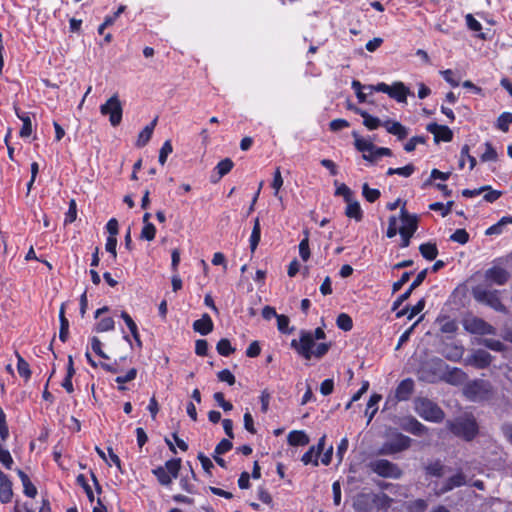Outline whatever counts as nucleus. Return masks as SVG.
Masks as SVG:
<instances>
[{"instance_id":"nucleus-3","label":"nucleus","mask_w":512,"mask_h":512,"mask_svg":"<svg viewBox=\"0 0 512 512\" xmlns=\"http://www.w3.org/2000/svg\"><path fill=\"white\" fill-rule=\"evenodd\" d=\"M448 430L466 442L473 441L479 434V425L472 414H465L446 422Z\"/></svg>"},{"instance_id":"nucleus-33","label":"nucleus","mask_w":512,"mask_h":512,"mask_svg":"<svg viewBox=\"0 0 512 512\" xmlns=\"http://www.w3.org/2000/svg\"><path fill=\"white\" fill-rule=\"evenodd\" d=\"M290 446H306L309 443L308 435L302 430H293L287 436Z\"/></svg>"},{"instance_id":"nucleus-7","label":"nucleus","mask_w":512,"mask_h":512,"mask_svg":"<svg viewBox=\"0 0 512 512\" xmlns=\"http://www.w3.org/2000/svg\"><path fill=\"white\" fill-rule=\"evenodd\" d=\"M473 296L476 301L491 307L497 312H507V308L502 303L499 292L497 290H488L477 287L473 289Z\"/></svg>"},{"instance_id":"nucleus-10","label":"nucleus","mask_w":512,"mask_h":512,"mask_svg":"<svg viewBox=\"0 0 512 512\" xmlns=\"http://www.w3.org/2000/svg\"><path fill=\"white\" fill-rule=\"evenodd\" d=\"M9 437V428L6 421V414L0 406V442H5ZM0 462L6 469H11L13 465V458L10 452L3 447L0 443Z\"/></svg>"},{"instance_id":"nucleus-57","label":"nucleus","mask_w":512,"mask_h":512,"mask_svg":"<svg viewBox=\"0 0 512 512\" xmlns=\"http://www.w3.org/2000/svg\"><path fill=\"white\" fill-rule=\"evenodd\" d=\"M156 236V227L153 223H146L143 225L140 238L146 241H152Z\"/></svg>"},{"instance_id":"nucleus-12","label":"nucleus","mask_w":512,"mask_h":512,"mask_svg":"<svg viewBox=\"0 0 512 512\" xmlns=\"http://www.w3.org/2000/svg\"><path fill=\"white\" fill-rule=\"evenodd\" d=\"M463 326L471 334L493 335L496 333V329L491 324L479 317L465 319Z\"/></svg>"},{"instance_id":"nucleus-43","label":"nucleus","mask_w":512,"mask_h":512,"mask_svg":"<svg viewBox=\"0 0 512 512\" xmlns=\"http://www.w3.org/2000/svg\"><path fill=\"white\" fill-rule=\"evenodd\" d=\"M510 124H512V113L503 112L497 118L495 126L502 132H508Z\"/></svg>"},{"instance_id":"nucleus-16","label":"nucleus","mask_w":512,"mask_h":512,"mask_svg":"<svg viewBox=\"0 0 512 512\" xmlns=\"http://www.w3.org/2000/svg\"><path fill=\"white\" fill-rule=\"evenodd\" d=\"M427 131L433 134L434 141L439 142H450L453 139L452 130L446 125H440L438 123H429L426 127Z\"/></svg>"},{"instance_id":"nucleus-26","label":"nucleus","mask_w":512,"mask_h":512,"mask_svg":"<svg viewBox=\"0 0 512 512\" xmlns=\"http://www.w3.org/2000/svg\"><path fill=\"white\" fill-rule=\"evenodd\" d=\"M426 301L424 298H421L414 306L409 308L408 305H406L403 309L396 312V318H401L405 315H407L408 320H412L416 315L421 313L423 309L425 308Z\"/></svg>"},{"instance_id":"nucleus-5","label":"nucleus","mask_w":512,"mask_h":512,"mask_svg":"<svg viewBox=\"0 0 512 512\" xmlns=\"http://www.w3.org/2000/svg\"><path fill=\"white\" fill-rule=\"evenodd\" d=\"M181 465V458H172L167 460L164 466H158L152 469V474L156 477L161 486L168 487L172 484L173 479L179 476Z\"/></svg>"},{"instance_id":"nucleus-28","label":"nucleus","mask_w":512,"mask_h":512,"mask_svg":"<svg viewBox=\"0 0 512 512\" xmlns=\"http://www.w3.org/2000/svg\"><path fill=\"white\" fill-rule=\"evenodd\" d=\"M352 135L354 137V146L357 151L362 152L363 154L374 153L375 145L372 141L361 137L356 131H353Z\"/></svg>"},{"instance_id":"nucleus-20","label":"nucleus","mask_w":512,"mask_h":512,"mask_svg":"<svg viewBox=\"0 0 512 512\" xmlns=\"http://www.w3.org/2000/svg\"><path fill=\"white\" fill-rule=\"evenodd\" d=\"M485 277L497 285H504L508 282L510 275L504 268L494 266L486 271Z\"/></svg>"},{"instance_id":"nucleus-25","label":"nucleus","mask_w":512,"mask_h":512,"mask_svg":"<svg viewBox=\"0 0 512 512\" xmlns=\"http://www.w3.org/2000/svg\"><path fill=\"white\" fill-rule=\"evenodd\" d=\"M383 126L388 133L396 136L399 140L408 136V129L398 121L387 120L383 123Z\"/></svg>"},{"instance_id":"nucleus-38","label":"nucleus","mask_w":512,"mask_h":512,"mask_svg":"<svg viewBox=\"0 0 512 512\" xmlns=\"http://www.w3.org/2000/svg\"><path fill=\"white\" fill-rule=\"evenodd\" d=\"M260 240H261V225H260L259 217H256L254 219L253 228H252V232H251L250 239H249L250 250L252 253L255 252V250L257 249Z\"/></svg>"},{"instance_id":"nucleus-30","label":"nucleus","mask_w":512,"mask_h":512,"mask_svg":"<svg viewBox=\"0 0 512 512\" xmlns=\"http://www.w3.org/2000/svg\"><path fill=\"white\" fill-rule=\"evenodd\" d=\"M234 167V162L230 158H224L221 161L218 162V164L215 166L214 170L217 172L218 176L217 178L211 177V182L216 183L218 182L222 177L227 175Z\"/></svg>"},{"instance_id":"nucleus-15","label":"nucleus","mask_w":512,"mask_h":512,"mask_svg":"<svg viewBox=\"0 0 512 512\" xmlns=\"http://www.w3.org/2000/svg\"><path fill=\"white\" fill-rule=\"evenodd\" d=\"M427 272L428 270L427 269H423L422 271H420L417 276L415 277V279L413 280V282L410 284L409 288L402 294H400L397 299L393 302L392 304V311H397L398 308L406 301L409 299V297L411 296L412 292L417 288L419 287L423 282L424 280L426 279L427 277Z\"/></svg>"},{"instance_id":"nucleus-39","label":"nucleus","mask_w":512,"mask_h":512,"mask_svg":"<svg viewBox=\"0 0 512 512\" xmlns=\"http://www.w3.org/2000/svg\"><path fill=\"white\" fill-rule=\"evenodd\" d=\"M345 215L348 218L355 219L357 222L361 221L363 219V211L361 209L359 202L358 201L351 202V200H350L346 207Z\"/></svg>"},{"instance_id":"nucleus-50","label":"nucleus","mask_w":512,"mask_h":512,"mask_svg":"<svg viewBox=\"0 0 512 512\" xmlns=\"http://www.w3.org/2000/svg\"><path fill=\"white\" fill-rule=\"evenodd\" d=\"M126 9V6L121 5L117 11L112 16H106L104 22L98 27V33L102 35L106 27L112 25L115 20L123 13Z\"/></svg>"},{"instance_id":"nucleus-41","label":"nucleus","mask_w":512,"mask_h":512,"mask_svg":"<svg viewBox=\"0 0 512 512\" xmlns=\"http://www.w3.org/2000/svg\"><path fill=\"white\" fill-rule=\"evenodd\" d=\"M416 168L412 163H409L403 167L398 168H388L386 175L392 176V175H399L402 177H410L414 172Z\"/></svg>"},{"instance_id":"nucleus-35","label":"nucleus","mask_w":512,"mask_h":512,"mask_svg":"<svg viewBox=\"0 0 512 512\" xmlns=\"http://www.w3.org/2000/svg\"><path fill=\"white\" fill-rule=\"evenodd\" d=\"M419 251L422 257L428 261L435 260L439 253L436 243L430 241L420 244Z\"/></svg>"},{"instance_id":"nucleus-34","label":"nucleus","mask_w":512,"mask_h":512,"mask_svg":"<svg viewBox=\"0 0 512 512\" xmlns=\"http://www.w3.org/2000/svg\"><path fill=\"white\" fill-rule=\"evenodd\" d=\"M15 356L17 359V371L19 376L23 378L25 382L29 381L32 375L29 363L21 356L17 350L15 351Z\"/></svg>"},{"instance_id":"nucleus-19","label":"nucleus","mask_w":512,"mask_h":512,"mask_svg":"<svg viewBox=\"0 0 512 512\" xmlns=\"http://www.w3.org/2000/svg\"><path fill=\"white\" fill-rule=\"evenodd\" d=\"M466 484V478L465 475L459 471L456 474L450 476L447 478L440 489L437 491V495H443L450 491H452L454 488L461 487Z\"/></svg>"},{"instance_id":"nucleus-21","label":"nucleus","mask_w":512,"mask_h":512,"mask_svg":"<svg viewBox=\"0 0 512 512\" xmlns=\"http://www.w3.org/2000/svg\"><path fill=\"white\" fill-rule=\"evenodd\" d=\"M13 497L12 490V482L9 479L8 475H6L0 469V502L3 504H7L11 502Z\"/></svg>"},{"instance_id":"nucleus-40","label":"nucleus","mask_w":512,"mask_h":512,"mask_svg":"<svg viewBox=\"0 0 512 512\" xmlns=\"http://www.w3.org/2000/svg\"><path fill=\"white\" fill-rule=\"evenodd\" d=\"M216 350L219 355L228 357L235 352V348L227 338H221L216 344Z\"/></svg>"},{"instance_id":"nucleus-42","label":"nucleus","mask_w":512,"mask_h":512,"mask_svg":"<svg viewBox=\"0 0 512 512\" xmlns=\"http://www.w3.org/2000/svg\"><path fill=\"white\" fill-rule=\"evenodd\" d=\"M382 156H392V150L387 147L375 146L374 153L362 154L363 159L368 162H375L378 158H380Z\"/></svg>"},{"instance_id":"nucleus-17","label":"nucleus","mask_w":512,"mask_h":512,"mask_svg":"<svg viewBox=\"0 0 512 512\" xmlns=\"http://www.w3.org/2000/svg\"><path fill=\"white\" fill-rule=\"evenodd\" d=\"M493 357L485 350H476L468 359V363L477 369H486L490 366Z\"/></svg>"},{"instance_id":"nucleus-59","label":"nucleus","mask_w":512,"mask_h":512,"mask_svg":"<svg viewBox=\"0 0 512 512\" xmlns=\"http://www.w3.org/2000/svg\"><path fill=\"white\" fill-rule=\"evenodd\" d=\"M497 152L493 145L490 142L485 143V152L481 155V161L482 162H488V161H496L497 160Z\"/></svg>"},{"instance_id":"nucleus-64","label":"nucleus","mask_w":512,"mask_h":512,"mask_svg":"<svg viewBox=\"0 0 512 512\" xmlns=\"http://www.w3.org/2000/svg\"><path fill=\"white\" fill-rule=\"evenodd\" d=\"M218 380L221 382H226L228 385L232 386L236 382V378L233 373L229 369H223L217 373Z\"/></svg>"},{"instance_id":"nucleus-36","label":"nucleus","mask_w":512,"mask_h":512,"mask_svg":"<svg viewBox=\"0 0 512 512\" xmlns=\"http://www.w3.org/2000/svg\"><path fill=\"white\" fill-rule=\"evenodd\" d=\"M425 474L427 476H432L436 478H440L444 475L445 466L441 460L437 459L433 462H430L424 467Z\"/></svg>"},{"instance_id":"nucleus-22","label":"nucleus","mask_w":512,"mask_h":512,"mask_svg":"<svg viewBox=\"0 0 512 512\" xmlns=\"http://www.w3.org/2000/svg\"><path fill=\"white\" fill-rule=\"evenodd\" d=\"M347 107L348 109L354 110L357 114H360L363 117V124L369 130H375L382 125L378 117L371 116L368 112L354 107L350 101V98H347Z\"/></svg>"},{"instance_id":"nucleus-58","label":"nucleus","mask_w":512,"mask_h":512,"mask_svg":"<svg viewBox=\"0 0 512 512\" xmlns=\"http://www.w3.org/2000/svg\"><path fill=\"white\" fill-rule=\"evenodd\" d=\"M77 218V204L75 199L69 201L68 211L65 213L64 224H72Z\"/></svg>"},{"instance_id":"nucleus-18","label":"nucleus","mask_w":512,"mask_h":512,"mask_svg":"<svg viewBox=\"0 0 512 512\" xmlns=\"http://www.w3.org/2000/svg\"><path fill=\"white\" fill-rule=\"evenodd\" d=\"M415 389V383L412 378H405L397 385L395 389V398L398 401H408Z\"/></svg>"},{"instance_id":"nucleus-14","label":"nucleus","mask_w":512,"mask_h":512,"mask_svg":"<svg viewBox=\"0 0 512 512\" xmlns=\"http://www.w3.org/2000/svg\"><path fill=\"white\" fill-rule=\"evenodd\" d=\"M400 220L402 225L399 228V232L414 235L419 226V216L409 213L405 208V204L400 209Z\"/></svg>"},{"instance_id":"nucleus-31","label":"nucleus","mask_w":512,"mask_h":512,"mask_svg":"<svg viewBox=\"0 0 512 512\" xmlns=\"http://www.w3.org/2000/svg\"><path fill=\"white\" fill-rule=\"evenodd\" d=\"M17 475L20 478L23 485V493L30 498H35L37 495V488L31 482L29 476L21 469H17Z\"/></svg>"},{"instance_id":"nucleus-53","label":"nucleus","mask_w":512,"mask_h":512,"mask_svg":"<svg viewBox=\"0 0 512 512\" xmlns=\"http://www.w3.org/2000/svg\"><path fill=\"white\" fill-rule=\"evenodd\" d=\"M481 344L496 352H503L506 350V346L500 340L493 338H485L482 340Z\"/></svg>"},{"instance_id":"nucleus-8","label":"nucleus","mask_w":512,"mask_h":512,"mask_svg":"<svg viewBox=\"0 0 512 512\" xmlns=\"http://www.w3.org/2000/svg\"><path fill=\"white\" fill-rule=\"evenodd\" d=\"M100 113L108 116L111 126H119L123 117V106L119 98H107L106 102L100 105Z\"/></svg>"},{"instance_id":"nucleus-13","label":"nucleus","mask_w":512,"mask_h":512,"mask_svg":"<svg viewBox=\"0 0 512 512\" xmlns=\"http://www.w3.org/2000/svg\"><path fill=\"white\" fill-rule=\"evenodd\" d=\"M399 426L402 430L414 436H423L429 431V428L418 421L414 416L402 417Z\"/></svg>"},{"instance_id":"nucleus-61","label":"nucleus","mask_w":512,"mask_h":512,"mask_svg":"<svg viewBox=\"0 0 512 512\" xmlns=\"http://www.w3.org/2000/svg\"><path fill=\"white\" fill-rule=\"evenodd\" d=\"M426 137L425 136H413L411 137L404 145V150L406 152H413L416 149L418 144H425Z\"/></svg>"},{"instance_id":"nucleus-11","label":"nucleus","mask_w":512,"mask_h":512,"mask_svg":"<svg viewBox=\"0 0 512 512\" xmlns=\"http://www.w3.org/2000/svg\"><path fill=\"white\" fill-rule=\"evenodd\" d=\"M465 395L472 401L488 398L491 393V384L485 380H474L465 386Z\"/></svg>"},{"instance_id":"nucleus-44","label":"nucleus","mask_w":512,"mask_h":512,"mask_svg":"<svg viewBox=\"0 0 512 512\" xmlns=\"http://www.w3.org/2000/svg\"><path fill=\"white\" fill-rule=\"evenodd\" d=\"M336 325L339 329L348 332L353 328V320L347 313H340L336 318Z\"/></svg>"},{"instance_id":"nucleus-37","label":"nucleus","mask_w":512,"mask_h":512,"mask_svg":"<svg viewBox=\"0 0 512 512\" xmlns=\"http://www.w3.org/2000/svg\"><path fill=\"white\" fill-rule=\"evenodd\" d=\"M137 369L136 368H130L124 375H119L115 378V382L118 384L117 389L118 391L124 392L128 388L125 386L127 382L133 381L137 377Z\"/></svg>"},{"instance_id":"nucleus-62","label":"nucleus","mask_w":512,"mask_h":512,"mask_svg":"<svg viewBox=\"0 0 512 512\" xmlns=\"http://www.w3.org/2000/svg\"><path fill=\"white\" fill-rule=\"evenodd\" d=\"M197 458L200 461L203 470L208 474L209 477H212L211 470L214 468V464L211 459L202 452L198 453Z\"/></svg>"},{"instance_id":"nucleus-45","label":"nucleus","mask_w":512,"mask_h":512,"mask_svg":"<svg viewBox=\"0 0 512 512\" xmlns=\"http://www.w3.org/2000/svg\"><path fill=\"white\" fill-rule=\"evenodd\" d=\"M305 237L299 243V255L301 259L306 262L310 258V248H309V232L308 230L304 231Z\"/></svg>"},{"instance_id":"nucleus-29","label":"nucleus","mask_w":512,"mask_h":512,"mask_svg":"<svg viewBox=\"0 0 512 512\" xmlns=\"http://www.w3.org/2000/svg\"><path fill=\"white\" fill-rule=\"evenodd\" d=\"M120 316L125 322L126 326L128 327L133 339L135 340L137 347L142 348V340L140 338L138 327L135 321L126 311H122Z\"/></svg>"},{"instance_id":"nucleus-48","label":"nucleus","mask_w":512,"mask_h":512,"mask_svg":"<svg viewBox=\"0 0 512 512\" xmlns=\"http://www.w3.org/2000/svg\"><path fill=\"white\" fill-rule=\"evenodd\" d=\"M114 328H115V322H114L113 318L105 317V318L100 319L96 323L94 330L98 333H102V332H108V331L114 330Z\"/></svg>"},{"instance_id":"nucleus-60","label":"nucleus","mask_w":512,"mask_h":512,"mask_svg":"<svg viewBox=\"0 0 512 512\" xmlns=\"http://www.w3.org/2000/svg\"><path fill=\"white\" fill-rule=\"evenodd\" d=\"M173 151V147H172V143L170 140H166L160 151H159V157H158V161L161 165H164L167 161V157L169 154H171Z\"/></svg>"},{"instance_id":"nucleus-54","label":"nucleus","mask_w":512,"mask_h":512,"mask_svg":"<svg viewBox=\"0 0 512 512\" xmlns=\"http://www.w3.org/2000/svg\"><path fill=\"white\" fill-rule=\"evenodd\" d=\"M449 239L452 242H456L461 245H464L469 241L470 236H469V233L465 229L460 228V229H456L455 232L450 235Z\"/></svg>"},{"instance_id":"nucleus-6","label":"nucleus","mask_w":512,"mask_h":512,"mask_svg":"<svg viewBox=\"0 0 512 512\" xmlns=\"http://www.w3.org/2000/svg\"><path fill=\"white\" fill-rule=\"evenodd\" d=\"M412 439L400 432L393 433L379 450L382 455H393L410 448Z\"/></svg>"},{"instance_id":"nucleus-47","label":"nucleus","mask_w":512,"mask_h":512,"mask_svg":"<svg viewBox=\"0 0 512 512\" xmlns=\"http://www.w3.org/2000/svg\"><path fill=\"white\" fill-rule=\"evenodd\" d=\"M76 483L77 485H79L80 487L83 488L88 500L90 503H93L94 500H95V497H94V493H93V490L91 488V486L88 484V481L85 477L84 474H79L77 477H76Z\"/></svg>"},{"instance_id":"nucleus-51","label":"nucleus","mask_w":512,"mask_h":512,"mask_svg":"<svg viewBox=\"0 0 512 512\" xmlns=\"http://www.w3.org/2000/svg\"><path fill=\"white\" fill-rule=\"evenodd\" d=\"M277 320V328L279 332L282 334H290L294 330V328H289L290 319L288 316L284 314H278L276 317Z\"/></svg>"},{"instance_id":"nucleus-55","label":"nucleus","mask_w":512,"mask_h":512,"mask_svg":"<svg viewBox=\"0 0 512 512\" xmlns=\"http://www.w3.org/2000/svg\"><path fill=\"white\" fill-rule=\"evenodd\" d=\"M355 509L358 512H369L370 511V496L361 494L358 496L355 502Z\"/></svg>"},{"instance_id":"nucleus-52","label":"nucleus","mask_w":512,"mask_h":512,"mask_svg":"<svg viewBox=\"0 0 512 512\" xmlns=\"http://www.w3.org/2000/svg\"><path fill=\"white\" fill-rule=\"evenodd\" d=\"M318 457L319 455L315 451V446H311L308 451L302 455L301 461L304 465L312 464L313 466H318Z\"/></svg>"},{"instance_id":"nucleus-4","label":"nucleus","mask_w":512,"mask_h":512,"mask_svg":"<svg viewBox=\"0 0 512 512\" xmlns=\"http://www.w3.org/2000/svg\"><path fill=\"white\" fill-rule=\"evenodd\" d=\"M415 412L425 421L441 423L445 418V412L434 401L426 397H418L414 400Z\"/></svg>"},{"instance_id":"nucleus-49","label":"nucleus","mask_w":512,"mask_h":512,"mask_svg":"<svg viewBox=\"0 0 512 512\" xmlns=\"http://www.w3.org/2000/svg\"><path fill=\"white\" fill-rule=\"evenodd\" d=\"M362 195L366 199V201H368L369 203H374L380 198L381 193L378 189L370 188L369 185L365 183L362 186Z\"/></svg>"},{"instance_id":"nucleus-46","label":"nucleus","mask_w":512,"mask_h":512,"mask_svg":"<svg viewBox=\"0 0 512 512\" xmlns=\"http://www.w3.org/2000/svg\"><path fill=\"white\" fill-rule=\"evenodd\" d=\"M443 79L448 82L452 87H457L460 84L461 76L457 71L451 69L443 70L440 72Z\"/></svg>"},{"instance_id":"nucleus-63","label":"nucleus","mask_w":512,"mask_h":512,"mask_svg":"<svg viewBox=\"0 0 512 512\" xmlns=\"http://www.w3.org/2000/svg\"><path fill=\"white\" fill-rule=\"evenodd\" d=\"M233 448V443L229 439H222L215 447L214 453L217 455H223L229 452Z\"/></svg>"},{"instance_id":"nucleus-2","label":"nucleus","mask_w":512,"mask_h":512,"mask_svg":"<svg viewBox=\"0 0 512 512\" xmlns=\"http://www.w3.org/2000/svg\"><path fill=\"white\" fill-rule=\"evenodd\" d=\"M352 88L355 96H369L373 93H385L388 96H415L414 92L403 82H394L392 85L384 82L375 85H362L358 80H353Z\"/></svg>"},{"instance_id":"nucleus-24","label":"nucleus","mask_w":512,"mask_h":512,"mask_svg":"<svg viewBox=\"0 0 512 512\" xmlns=\"http://www.w3.org/2000/svg\"><path fill=\"white\" fill-rule=\"evenodd\" d=\"M157 121H158V116H156L151 122L150 124L146 125L141 131L140 133L138 134V138H137V141L135 143V145L138 147V148H142L144 146H146L148 144V142L150 141L151 137H152V134H153V131L157 125Z\"/></svg>"},{"instance_id":"nucleus-27","label":"nucleus","mask_w":512,"mask_h":512,"mask_svg":"<svg viewBox=\"0 0 512 512\" xmlns=\"http://www.w3.org/2000/svg\"><path fill=\"white\" fill-rule=\"evenodd\" d=\"M440 324V331L443 334L454 335L458 330V323L447 315H440L436 320Z\"/></svg>"},{"instance_id":"nucleus-32","label":"nucleus","mask_w":512,"mask_h":512,"mask_svg":"<svg viewBox=\"0 0 512 512\" xmlns=\"http://www.w3.org/2000/svg\"><path fill=\"white\" fill-rule=\"evenodd\" d=\"M59 321H60L59 339L61 342L65 343L69 337V321L65 316V303H62L60 306Z\"/></svg>"},{"instance_id":"nucleus-9","label":"nucleus","mask_w":512,"mask_h":512,"mask_svg":"<svg viewBox=\"0 0 512 512\" xmlns=\"http://www.w3.org/2000/svg\"><path fill=\"white\" fill-rule=\"evenodd\" d=\"M371 470L383 478L399 479L403 472L397 464L387 459H378L370 464Z\"/></svg>"},{"instance_id":"nucleus-56","label":"nucleus","mask_w":512,"mask_h":512,"mask_svg":"<svg viewBox=\"0 0 512 512\" xmlns=\"http://www.w3.org/2000/svg\"><path fill=\"white\" fill-rule=\"evenodd\" d=\"M453 204V201H448L446 204H443L442 202H434L429 205V209L432 211H441V215L445 217L451 212Z\"/></svg>"},{"instance_id":"nucleus-23","label":"nucleus","mask_w":512,"mask_h":512,"mask_svg":"<svg viewBox=\"0 0 512 512\" xmlns=\"http://www.w3.org/2000/svg\"><path fill=\"white\" fill-rule=\"evenodd\" d=\"M214 323L208 313H204L200 319L193 322V330L200 335H208L213 331Z\"/></svg>"},{"instance_id":"nucleus-1","label":"nucleus","mask_w":512,"mask_h":512,"mask_svg":"<svg viewBox=\"0 0 512 512\" xmlns=\"http://www.w3.org/2000/svg\"><path fill=\"white\" fill-rule=\"evenodd\" d=\"M325 338L326 333L322 327H317L314 331L301 330L299 339H292L290 345L305 360H311L312 357L322 359L328 353L332 344L331 342H320L318 344L315 342Z\"/></svg>"}]
</instances>
